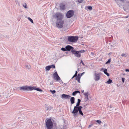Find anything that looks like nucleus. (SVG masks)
Masks as SVG:
<instances>
[{"instance_id":"nucleus-1","label":"nucleus","mask_w":129,"mask_h":129,"mask_svg":"<svg viewBox=\"0 0 129 129\" xmlns=\"http://www.w3.org/2000/svg\"><path fill=\"white\" fill-rule=\"evenodd\" d=\"M52 17L53 18L57 19L56 21V26L58 28H62L63 24L64 23V21L62 20L63 17V14L59 12H57L53 14Z\"/></svg>"},{"instance_id":"nucleus-2","label":"nucleus","mask_w":129,"mask_h":129,"mask_svg":"<svg viewBox=\"0 0 129 129\" xmlns=\"http://www.w3.org/2000/svg\"><path fill=\"white\" fill-rule=\"evenodd\" d=\"M19 90L21 91H31L33 90H35L39 91H42V90L37 87H32L30 86H23L18 88Z\"/></svg>"},{"instance_id":"nucleus-3","label":"nucleus","mask_w":129,"mask_h":129,"mask_svg":"<svg viewBox=\"0 0 129 129\" xmlns=\"http://www.w3.org/2000/svg\"><path fill=\"white\" fill-rule=\"evenodd\" d=\"M66 51H70L71 49L73 50L74 49L73 47L70 45H67L66 47ZM71 52L73 54L76 55L77 56H80L81 54L85 52L84 50L76 51L75 50H72Z\"/></svg>"},{"instance_id":"nucleus-4","label":"nucleus","mask_w":129,"mask_h":129,"mask_svg":"<svg viewBox=\"0 0 129 129\" xmlns=\"http://www.w3.org/2000/svg\"><path fill=\"white\" fill-rule=\"evenodd\" d=\"M82 108V107L80 106L79 108L77 109V111H76L75 110H73L72 112V113L73 114V116L74 117H76L78 116L79 114H80L81 115L83 116V115L82 111H81V109Z\"/></svg>"},{"instance_id":"nucleus-5","label":"nucleus","mask_w":129,"mask_h":129,"mask_svg":"<svg viewBox=\"0 0 129 129\" xmlns=\"http://www.w3.org/2000/svg\"><path fill=\"white\" fill-rule=\"evenodd\" d=\"M46 127L47 129H52L53 127V123L50 119L45 121Z\"/></svg>"},{"instance_id":"nucleus-6","label":"nucleus","mask_w":129,"mask_h":129,"mask_svg":"<svg viewBox=\"0 0 129 129\" xmlns=\"http://www.w3.org/2000/svg\"><path fill=\"white\" fill-rule=\"evenodd\" d=\"M68 39L69 42H74L77 41L78 38L77 36H70L68 37Z\"/></svg>"},{"instance_id":"nucleus-7","label":"nucleus","mask_w":129,"mask_h":129,"mask_svg":"<svg viewBox=\"0 0 129 129\" xmlns=\"http://www.w3.org/2000/svg\"><path fill=\"white\" fill-rule=\"evenodd\" d=\"M74 14V11L72 10H70L67 12L66 14V16L68 18H70L72 17Z\"/></svg>"},{"instance_id":"nucleus-8","label":"nucleus","mask_w":129,"mask_h":129,"mask_svg":"<svg viewBox=\"0 0 129 129\" xmlns=\"http://www.w3.org/2000/svg\"><path fill=\"white\" fill-rule=\"evenodd\" d=\"M53 78L54 80L57 81H58L60 79L57 72H55L53 74Z\"/></svg>"},{"instance_id":"nucleus-9","label":"nucleus","mask_w":129,"mask_h":129,"mask_svg":"<svg viewBox=\"0 0 129 129\" xmlns=\"http://www.w3.org/2000/svg\"><path fill=\"white\" fill-rule=\"evenodd\" d=\"M123 8L124 9L125 11L129 10V0H128L126 1V2L123 6Z\"/></svg>"},{"instance_id":"nucleus-10","label":"nucleus","mask_w":129,"mask_h":129,"mask_svg":"<svg viewBox=\"0 0 129 129\" xmlns=\"http://www.w3.org/2000/svg\"><path fill=\"white\" fill-rule=\"evenodd\" d=\"M71 96L69 95L63 94L61 96V98H64L66 99H69Z\"/></svg>"},{"instance_id":"nucleus-11","label":"nucleus","mask_w":129,"mask_h":129,"mask_svg":"<svg viewBox=\"0 0 129 129\" xmlns=\"http://www.w3.org/2000/svg\"><path fill=\"white\" fill-rule=\"evenodd\" d=\"M94 75L95 76L94 79L96 81H98L100 79V76L98 74L95 73L94 74Z\"/></svg>"},{"instance_id":"nucleus-12","label":"nucleus","mask_w":129,"mask_h":129,"mask_svg":"<svg viewBox=\"0 0 129 129\" xmlns=\"http://www.w3.org/2000/svg\"><path fill=\"white\" fill-rule=\"evenodd\" d=\"M60 9L61 10L65 9V6L63 4H61L60 5Z\"/></svg>"},{"instance_id":"nucleus-13","label":"nucleus","mask_w":129,"mask_h":129,"mask_svg":"<svg viewBox=\"0 0 129 129\" xmlns=\"http://www.w3.org/2000/svg\"><path fill=\"white\" fill-rule=\"evenodd\" d=\"M81 76V74H79L78 76L76 78V80H77L79 83L80 82V78Z\"/></svg>"},{"instance_id":"nucleus-14","label":"nucleus","mask_w":129,"mask_h":129,"mask_svg":"<svg viewBox=\"0 0 129 129\" xmlns=\"http://www.w3.org/2000/svg\"><path fill=\"white\" fill-rule=\"evenodd\" d=\"M83 94L85 96V101H87L88 100V92L84 93Z\"/></svg>"},{"instance_id":"nucleus-15","label":"nucleus","mask_w":129,"mask_h":129,"mask_svg":"<svg viewBox=\"0 0 129 129\" xmlns=\"http://www.w3.org/2000/svg\"><path fill=\"white\" fill-rule=\"evenodd\" d=\"M80 103L78 102L76 104V106L74 107L73 110H75L76 111H77V109H78L79 108Z\"/></svg>"},{"instance_id":"nucleus-16","label":"nucleus","mask_w":129,"mask_h":129,"mask_svg":"<svg viewBox=\"0 0 129 129\" xmlns=\"http://www.w3.org/2000/svg\"><path fill=\"white\" fill-rule=\"evenodd\" d=\"M75 99L74 97H72L70 99V101L71 104H73L75 103Z\"/></svg>"},{"instance_id":"nucleus-17","label":"nucleus","mask_w":129,"mask_h":129,"mask_svg":"<svg viewBox=\"0 0 129 129\" xmlns=\"http://www.w3.org/2000/svg\"><path fill=\"white\" fill-rule=\"evenodd\" d=\"M80 92L78 91H76L72 93V95L75 96L78 93H80Z\"/></svg>"},{"instance_id":"nucleus-18","label":"nucleus","mask_w":129,"mask_h":129,"mask_svg":"<svg viewBox=\"0 0 129 129\" xmlns=\"http://www.w3.org/2000/svg\"><path fill=\"white\" fill-rule=\"evenodd\" d=\"M25 68L28 70H29L31 68V66L29 64L25 65Z\"/></svg>"},{"instance_id":"nucleus-19","label":"nucleus","mask_w":129,"mask_h":129,"mask_svg":"<svg viewBox=\"0 0 129 129\" xmlns=\"http://www.w3.org/2000/svg\"><path fill=\"white\" fill-rule=\"evenodd\" d=\"M112 83V80L110 79H109L106 82V83L108 84H110Z\"/></svg>"},{"instance_id":"nucleus-20","label":"nucleus","mask_w":129,"mask_h":129,"mask_svg":"<svg viewBox=\"0 0 129 129\" xmlns=\"http://www.w3.org/2000/svg\"><path fill=\"white\" fill-rule=\"evenodd\" d=\"M51 69V67L49 66H47L45 67V70L46 71H49Z\"/></svg>"},{"instance_id":"nucleus-21","label":"nucleus","mask_w":129,"mask_h":129,"mask_svg":"<svg viewBox=\"0 0 129 129\" xmlns=\"http://www.w3.org/2000/svg\"><path fill=\"white\" fill-rule=\"evenodd\" d=\"M107 70L105 69L104 71V73L106 75L108 76H109V74L107 72Z\"/></svg>"},{"instance_id":"nucleus-22","label":"nucleus","mask_w":129,"mask_h":129,"mask_svg":"<svg viewBox=\"0 0 129 129\" xmlns=\"http://www.w3.org/2000/svg\"><path fill=\"white\" fill-rule=\"evenodd\" d=\"M116 2L117 4L118 5L119 7L120 6H120H121V4H120V3L119 2V0H114Z\"/></svg>"},{"instance_id":"nucleus-23","label":"nucleus","mask_w":129,"mask_h":129,"mask_svg":"<svg viewBox=\"0 0 129 129\" xmlns=\"http://www.w3.org/2000/svg\"><path fill=\"white\" fill-rule=\"evenodd\" d=\"M23 7L27 9V6L26 3H24V4L22 5Z\"/></svg>"},{"instance_id":"nucleus-24","label":"nucleus","mask_w":129,"mask_h":129,"mask_svg":"<svg viewBox=\"0 0 129 129\" xmlns=\"http://www.w3.org/2000/svg\"><path fill=\"white\" fill-rule=\"evenodd\" d=\"M28 20H29L32 23H33V20L31 19L29 17H28Z\"/></svg>"},{"instance_id":"nucleus-25","label":"nucleus","mask_w":129,"mask_h":129,"mask_svg":"<svg viewBox=\"0 0 129 129\" xmlns=\"http://www.w3.org/2000/svg\"><path fill=\"white\" fill-rule=\"evenodd\" d=\"M128 55V54L126 53H123L122 54H121V56H127Z\"/></svg>"},{"instance_id":"nucleus-26","label":"nucleus","mask_w":129,"mask_h":129,"mask_svg":"<svg viewBox=\"0 0 129 129\" xmlns=\"http://www.w3.org/2000/svg\"><path fill=\"white\" fill-rule=\"evenodd\" d=\"M110 62H111V59H109L108 60V61L106 62V64H107L108 63H110Z\"/></svg>"},{"instance_id":"nucleus-27","label":"nucleus","mask_w":129,"mask_h":129,"mask_svg":"<svg viewBox=\"0 0 129 129\" xmlns=\"http://www.w3.org/2000/svg\"><path fill=\"white\" fill-rule=\"evenodd\" d=\"M77 71H76L75 74L73 76L72 78H73L75 77H76L77 76Z\"/></svg>"},{"instance_id":"nucleus-28","label":"nucleus","mask_w":129,"mask_h":129,"mask_svg":"<svg viewBox=\"0 0 129 129\" xmlns=\"http://www.w3.org/2000/svg\"><path fill=\"white\" fill-rule=\"evenodd\" d=\"M50 66V67L51 68H55V66L54 65H51L50 66Z\"/></svg>"},{"instance_id":"nucleus-29","label":"nucleus","mask_w":129,"mask_h":129,"mask_svg":"<svg viewBox=\"0 0 129 129\" xmlns=\"http://www.w3.org/2000/svg\"><path fill=\"white\" fill-rule=\"evenodd\" d=\"M61 50H62L63 51H66V47H65V48H63V47L62 48H61Z\"/></svg>"},{"instance_id":"nucleus-30","label":"nucleus","mask_w":129,"mask_h":129,"mask_svg":"<svg viewBox=\"0 0 129 129\" xmlns=\"http://www.w3.org/2000/svg\"><path fill=\"white\" fill-rule=\"evenodd\" d=\"M50 91L52 94H54L56 92L54 90H50Z\"/></svg>"},{"instance_id":"nucleus-31","label":"nucleus","mask_w":129,"mask_h":129,"mask_svg":"<svg viewBox=\"0 0 129 129\" xmlns=\"http://www.w3.org/2000/svg\"><path fill=\"white\" fill-rule=\"evenodd\" d=\"M96 122L100 124L102 123V122L100 120H96Z\"/></svg>"},{"instance_id":"nucleus-32","label":"nucleus","mask_w":129,"mask_h":129,"mask_svg":"<svg viewBox=\"0 0 129 129\" xmlns=\"http://www.w3.org/2000/svg\"><path fill=\"white\" fill-rule=\"evenodd\" d=\"M6 93H3V94H4V95L3 96L4 98H6L7 97V96L6 95Z\"/></svg>"},{"instance_id":"nucleus-33","label":"nucleus","mask_w":129,"mask_h":129,"mask_svg":"<svg viewBox=\"0 0 129 129\" xmlns=\"http://www.w3.org/2000/svg\"><path fill=\"white\" fill-rule=\"evenodd\" d=\"M88 9L90 10H91L92 9V8L91 6H88Z\"/></svg>"},{"instance_id":"nucleus-34","label":"nucleus","mask_w":129,"mask_h":129,"mask_svg":"<svg viewBox=\"0 0 129 129\" xmlns=\"http://www.w3.org/2000/svg\"><path fill=\"white\" fill-rule=\"evenodd\" d=\"M126 0H119V2H121L122 3H124L125 2Z\"/></svg>"},{"instance_id":"nucleus-35","label":"nucleus","mask_w":129,"mask_h":129,"mask_svg":"<svg viewBox=\"0 0 129 129\" xmlns=\"http://www.w3.org/2000/svg\"><path fill=\"white\" fill-rule=\"evenodd\" d=\"M112 53L111 52H110L108 54V55L109 56H112Z\"/></svg>"},{"instance_id":"nucleus-36","label":"nucleus","mask_w":129,"mask_h":129,"mask_svg":"<svg viewBox=\"0 0 129 129\" xmlns=\"http://www.w3.org/2000/svg\"><path fill=\"white\" fill-rule=\"evenodd\" d=\"M78 2L79 3H81L82 2L83 0H78Z\"/></svg>"},{"instance_id":"nucleus-37","label":"nucleus","mask_w":129,"mask_h":129,"mask_svg":"<svg viewBox=\"0 0 129 129\" xmlns=\"http://www.w3.org/2000/svg\"><path fill=\"white\" fill-rule=\"evenodd\" d=\"M122 80L123 83H124L125 80V78H122Z\"/></svg>"},{"instance_id":"nucleus-38","label":"nucleus","mask_w":129,"mask_h":129,"mask_svg":"<svg viewBox=\"0 0 129 129\" xmlns=\"http://www.w3.org/2000/svg\"><path fill=\"white\" fill-rule=\"evenodd\" d=\"M80 102H81V100L80 99H78V102H77L79 103H80Z\"/></svg>"},{"instance_id":"nucleus-39","label":"nucleus","mask_w":129,"mask_h":129,"mask_svg":"<svg viewBox=\"0 0 129 129\" xmlns=\"http://www.w3.org/2000/svg\"><path fill=\"white\" fill-rule=\"evenodd\" d=\"M93 125V124H90V125H89V126H88V128H90V127H91Z\"/></svg>"},{"instance_id":"nucleus-40","label":"nucleus","mask_w":129,"mask_h":129,"mask_svg":"<svg viewBox=\"0 0 129 129\" xmlns=\"http://www.w3.org/2000/svg\"><path fill=\"white\" fill-rule=\"evenodd\" d=\"M126 72H129V69H127L125 70Z\"/></svg>"},{"instance_id":"nucleus-41","label":"nucleus","mask_w":129,"mask_h":129,"mask_svg":"<svg viewBox=\"0 0 129 129\" xmlns=\"http://www.w3.org/2000/svg\"><path fill=\"white\" fill-rule=\"evenodd\" d=\"M91 54L92 56H94V53H93V52H91Z\"/></svg>"},{"instance_id":"nucleus-42","label":"nucleus","mask_w":129,"mask_h":129,"mask_svg":"<svg viewBox=\"0 0 129 129\" xmlns=\"http://www.w3.org/2000/svg\"><path fill=\"white\" fill-rule=\"evenodd\" d=\"M85 73L84 72H83L81 73V76L82 75H83V74H84Z\"/></svg>"},{"instance_id":"nucleus-43","label":"nucleus","mask_w":129,"mask_h":129,"mask_svg":"<svg viewBox=\"0 0 129 129\" xmlns=\"http://www.w3.org/2000/svg\"><path fill=\"white\" fill-rule=\"evenodd\" d=\"M128 16H125V17H124V18H128Z\"/></svg>"},{"instance_id":"nucleus-44","label":"nucleus","mask_w":129,"mask_h":129,"mask_svg":"<svg viewBox=\"0 0 129 129\" xmlns=\"http://www.w3.org/2000/svg\"><path fill=\"white\" fill-rule=\"evenodd\" d=\"M82 62H83L82 61V60H81V62H80V64H81V63H82Z\"/></svg>"},{"instance_id":"nucleus-45","label":"nucleus","mask_w":129,"mask_h":129,"mask_svg":"<svg viewBox=\"0 0 129 129\" xmlns=\"http://www.w3.org/2000/svg\"><path fill=\"white\" fill-rule=\"evenodd\" d=\"M82 64L83 66H84L85 65V64L83 62H82Z\"/></svg>"},{"instance_id":"nucleus-46","label":"nucleus","mask_w":129,"mask_h":129,"mask_svg":"<svg viewBox=\"0 0 129 129\" xmlns=\"http://www.w3.org/2000/svg\"><path fill=\"white\" fill-rule=\"evenodd\" d=\"M112 107L111 106H110V108H112Z\"/></svg>"},{"instance_id":"nucleus-47","label":"nucleus","mask_w":129,"mask_h":129,"mask_svg":"<svg viewBox=\"0 0 129 129\" xmlns=\"http://www.w3.org/2000/svg\"><path fill=\"white\" fill-rule=\"evenodd\" d=\"M84 90L82 91V93H83L84 92Z\"/></svg>"},{"instance_id":"nucleus-48","label":"nucleus","mask_w":129,"mask_h":129,"mask_svg":"<svg viewBox=\"0 0 129 129\" xmlns=\"http://www.w3.org/2000/svg\"><path fill=\"white\" fill-rule=\"evenodd\" d=\"M2 97V95H1H1H0V97Z\"/></svg>"},{"instance_id":"nucleus-49","label":"nucleus","mask_w":129,"mask_h":129,"mask_svg":"<svg viewBox=\"0 0 129 129\" xmlns=\"http://www.w3.org/2000/svg\"><path fill=\"white\" fill-rule=\"evenodd\" d=\"M128 33H129V29H128Z\"/></svg>"}]
</instances>
